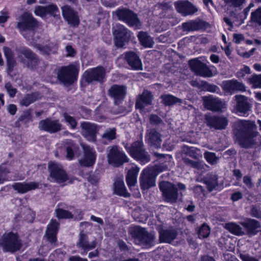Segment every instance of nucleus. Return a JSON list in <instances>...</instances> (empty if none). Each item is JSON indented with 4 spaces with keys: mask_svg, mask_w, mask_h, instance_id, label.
I'll return each instance as SVG.
<instances>
[{
    "mask_svg": "<svg viewBox=\"0 0 261 261\" xmlns=\"http://www.w3.org/2000/svg\"><path fill=\"white\" fill-rule=\"evenodd\" d=\"M130 233L134 238L135 242L141 245L146 243L150 244L153 241V237L148 234L145 229L136 226L130 228Z\"/></svg>",
    "mask_w": 261,
    "mask_h": 261,
    "instance_id": "13",
    "label": "nucleus"
},
{
    "mask_svg": "<svg viewBox=\"0 0 261 261\" xmlns=\"http://www.w3.org/2000/svg\"><path fill=\"white\" fill-rule=\"evenodd\" d=\"M139 40L141 44L145 47H151L153 44L152 38L143 32H140L138 35Z\"/></svg>",
    "mask_w": 261,
    "mask_h": 261,
    "instance_id": "37",
    "label": "nucleus"
},
{
    "mask_svg": "<svg viewBox=\"0 0 261 261\" xmlns=\"http://www.w3.org/2000/svg\"><path fill=\"white\" fill-rule=\"evenodd\" d=\"M164 158L166 159L165 164L161 165L156 166V169L159 170V172H162L166 169H168L169 166L172 165V157L169 155L166 154L164 155Z\"/></svg>",
    "mask_w": 261,
    "mask_h": 261,
    "instance_id": "42",
    "label": "nucleus"
},
{
    "mask_svg": "<svg viewBox=\"0 0 261 261\" xmlns=\"http://www.w3.org/2000/svg\"><path fill=\"white\" fill-rule=\"evenodd\" d=\"M176 231L174 229H163L160 231V240L162 243H171L176 238Z\"/></svg>",
    "mask_w": 261,
    "mask_h": 261,
    "instance_id": "33",
    "label": "nucleus"
},
{
    "mask_svg": "<svg viewBox=\"0 0 261 261\" xmlns=\"http://www.w3.org/2000/svg\"><path fill=\"white\" fill-rule=\"evenodd\" d=\"M210 233V228L205 224H203L199 229L198 237L199 238H207Z\"/></svg>",
    "mask_w": 261,
    "mask_h": 261,
    "instance_id": "47",
    "label": "nucleus"
},
{
    "mask_svg": "<svg viewBox=\"0 0 261 261\" xmlns=\"http://www.w3.org/2000/svg\"><path fill=\"white\" fill-rule=\"evenodd\" d=\"M243 182L248 188H251L252 187L253 184L251 181V179L248 175H246L244 177Z\"/></svg>",
    "mask_w": 261,
    "mask_h": 261,
    "instance_id": "59",
    "label": "nucleus"
},
{
    "mask_svg": "<svg viewBox=\"0 0 261 261\" xmlns=\"http://www.w3.org/2000/svg\"><path fill=\"white\" fill-rule=\"evenodd\" d=\"M82 135L89 141L95 142L98 127L96 125L89 122H83L81 125Z\"/></svg>",
    "mask_w": 261,
    "mask_h": 261,
    "instance_id": "20",
    "label": "nucleus"
},
{
    "mask_svg": "<svg viewBox=\"0 0 261 261\" xmlns=\"http://www.w3.org/2000/svg\"><path fill=\"white\" fill-rule=\"evenodd\" d=\"M225 1L234 7H239L245 2V0H225Z\"/></svg>",
    "mask_w": 261,
    "mask_h": 261,
    "instance_id": "57",
    "label": "nucleus"
},
{
    "mask_svg": "<svg viewBox=\"0 0 261 261\" xmlns=\"http://www.w3.org/2000/svg\"><path fill=\"white\" fill-rule=\"evenodd\" d=\"M66 151H67V155H66V158L68 160H72L73 158V152L72 149L69 147L67 146L66 147Z\"/></svg>",
    "mask_w": 261,
    "mask_h": 261,
    "instance_id": "62",
    "label": "nucleus"
},
{
    "mask_svg": "<svg viewBox=\"0 0 261 261\" xmlns=\"http://www.w3.org/2000/svg\"><path fill=\"white\" fill-rule=\"evenodd\" d=\"M250 69L248 66H244L243 67L240 69L236 74V76L238 78H242L244 76L250 73Z\"/></svg>",
    "mask_w": 261,
    "mask_h": 261,
    "instance_id": "51",
    "label": "nucleus"
},
{
    "mask_svg": "<svg viewBox=\"0 0 261 261\" xmlns=\"http://www.w3.org/2000/svg\"><path fill=\"white\" fill-rule=\"evenodd\" d=\"M244 40V37L241 34H235L233 35V41L235 43L239 44Z\"/></svg>",
    "mask_w": 261,
    "mask_h": 261,
    "instance_id": "63",
    "label": "nucleus"
},
{
    "mask_svg": "<svg viewBox=\"0 0 261 261\" xmlns=\"http://www.w3.org/2000/svg\"><path fill=\"white\" fill-rule=\"evenodd\" d=\"M5 88L7 90V91L10 97H14L16 92L17 89L13 87L11 84L10 83H7L5 85Z\"/></svg>",
    "mask_w": 261,
    "mask_h": 261,
    "instance_id": "54",
    "label": "nucleus"
},
{
    "mask_svg": "<svg viewBox=\"0 0 261 261\" xmlns=\"http://www.w3.org/2000/svg\"><path fill=\"white\" fill-rule=\"evenodd\" d=\"M241 225L245 228L247 233L249 236L255 235L260 228L259 223L254 219H249L241 223Z\"/></svg>",
    "mask_w": 261,
    "mask_h": 261,
    "instance_id": "28",
    "label": "nucleus"
},
{
    "mask_svg": "<svg viewBox=\"0 0 261 261\" xmlns=\"http://www.w3.org/2000/svg\"><path fill=\"white\" fill-rule=\"evenodd\" d=\"M18 59L23 64L31 68H34L38 63L36 56L30 49L27 48H23L21 50Z\"/></svg>",
    "mask_w": 261,
    "mask_h": 261,
    "instance_id": "18",
    "label": "nucleus"
},
{
    "mask_svg": "<svg viewBox=\"0 0 261 261\" xmlns=\"http://www.w3.org/2000/svg\"><path fill=\"white\" fill-rule=\"evenodd\" d=\"M48 170L50 177L57 183L64 184L68 181V177L60 164L50 162L48 164Z\"/></svg>",
    "mask_w": 261,
    "mask_h": 261,
    "instance_id": "12",
    "label": "nucleus"
},
{
    "mask_svg": "<svg viewBox=\"0 0 261 261\" xmlns=\"http://www.w3.org/2000/svg\"><path fill=\"white\" fill-rule=\"evenodd\" d=\"M10 172V170L5 165L0 166V184L3 183L5 181L9 180V178L7 174Z\"/></svg>",
    "mask_w": 261,
    "mask_h": 261,
    "instance_id": "45",
    "label": "nucleus"
},
{
    "mask_svg": "<svg viewBox=\"0 0 261 261\" xmlns=\"http://www.w3.org/2000/svg\"><path fill=\"white\" fill-rule=\"evenodd\" d=\"M151 100L152 95L151 93L147 90H144L142 95H140L138 98L136 103V108L142 110L146 105L151 103Z\"/></svg>",
    "mask_w": 261,
    "mask_h": 261,
    "instance_id": "31",
    "label": "nucleus"
},
{
    "mask_svg": "<svg viewBox=\"0 0 261 261\" xmlns=\"http://www.w3.org/2000/svg\"><path fill=\"white\" fill-rule=\"evenodd\" d=\"M46 8L45 7L37 6L34 11L35 14L41 17H44L46 15Z\"/></svg>",
    "mask_w": 261,
    "mask_h": 261,
    "instance_id": "52",
    "label": "nucleus"
},
{
    "mask_svg": "<svg viewBox=\"0 0 261 261\" xmlns=\"http://www.w3.org/2000/svg\"><path fill=\"white\" fill-rule=\"evenodd\" d=\"M240 256L242 261H258L256 259L249 256L248 254H241Z\"/></svg>",
    "mask_w": 261,
    "mask_h": 261,
    "instance_id": "61",
    "label": "nucleus"
},
{
    "mask_svg": "<svg viewBox=\"0 0 261 261\" xmlns=\"http://www.w3.org/2000/svg\"><path fill=\"white\" fill-rule=\"evenodd\" d=\"M84 152V156L80 161L81 165L85 167L93 166L96 161V153L95 150L89 146L82 144Z\"/></svg>",
    "mask_w": 261,
    "mask_h": 261,
    "instance_id": "21",
    "label": "nucleus"
},
{
    "mask_svg": "<svg viewBox=\"0 0 261 261\" xmlns=\"http://www.w3.org/2000/svg\"><path fill=\"white\" fill-rule=\"evenodd\" d=\"M225 228L230 232L236 235H242L245 234L242 228L234 223H229L225 224Z\"/></svg>",
    "mask_w": 261,
    "mask_h": 261,
    "instance_id": "39",
    "label": "nucleus"
},
{
    "mask_svg": "<svg viewBox=\"0 0 261 261\" xmlns=\"http://www.w3.org/2000/svg\"><path fill=\"white\" fill-rule=\"evenodd\" d=\"M105 77V70L102 67H97L85 71L81 81L82 86H85L86 83L93 81L101 82Z\"/></svg>",
    "mask_w": 261,
    "mask_h": 261,
    "instance_id": "10",
    "label": "nucleus"
},
{
    "mask_svg": "<svg viewBox=\"0 0 261 261\" xmlns=\"http://www.w3.org/2000/svg\"><path fill=\"white\" fill-rule=\"evenodd\" d=\"M115 193L120 196L125 197L129 196V193L126 191V189L122 180H118L115 182L114 185Z\"/></svg>",
    "mask_w": 261,
    "mask_h": 261,
    "instance_id": "36",
    "label": "nucleus"
},
{
    "mask_svg": "<svg viewBox=\"0 0 261 261\" xmlns=\"http://www.w3.org/2000/svg\"><path fill=\"white\" fill-rule=\"evenodd\" d=\"M59 229V223L55 220H51L48 224L45 237L51 244L57 242V234Z\"/></svg>",
    "mask_w": 261,
    "mask_h": 261,
    "instance_id": "24",
    "label": "nucleus"
},
{
    "mask_svg": "<svg viewBox=\"0 0 261 261\" xmlns=\"http://www.w3.org/2000/svg\"><path fill=\"white\" fill-rule=\"evenodd\" d=\"M80 65L77 63L63 67L59 71L58 78L64 84H71L77 80Z\"/></svg>",
    "mask_w": 261,
    "mask_h": 261,
    "instance_id": "6",
    "label": "nucleus"
},
{
    "mask_svg": "<svg viewBox=\"0 0 261 261\" xmlns=\"http://www.w3.org/2000/svg\"><path fill=\"white\" fill-rule=\"evenodd\" d=\"M248 81L252 88H261V74H253L248 79Z\"/></svg>",
    "mask_w": 261,
    "mask_h": 261,
    "instance_id": "41",
    "label": "nucleus"
},
{
    "mask_svg": "<svg viewBox=\"0 0 261 261\" xmlns=\"http://www.w3.org/2000/svg\"><path fill=\"white\" fill-rule=\"evenodd\" d=\"M163 102L166 106H171L181 102V100L170 94L163 95L161 97Z\"/></svg>",
    "mask_w": 261,
    "mask_h": 261,
    "instance_id": "40",
    "label": "nucleus"
},
{
    "mask_svg": "<svg viewBox=\"0 0 261 261\" xmlns=\"http://www.w3.org/2000/svg\"><path fill=\"white\" fill-rule=\"evenodd\" d=\"M127 64L134 70H142L143 65L139 57L134 52L130 51L124 54Z\"/></svg>",
    "mask_w": 261,
    "mask_h": 261,
    "instance_id": "25",
    "label": "nucleus"
},
{
    "mask_svg": "<svg viewBox=\"0 0 261 261\" xmlns=\"http://www.w3.org/2000/svg\"><path fill=\"white\" fill-rule=\"evenodd\" d=\"M189 65L196 74L203 77H212L216 74V69L214 66L208 67L205 64L198 59L189 61Z\"/></svg>",
    "mask_w": 261,
    "mask_h": 261,
    "instance_id": "9",
    "label": "nucleus"
},
{
    "mask_svg": "<svg viewBox=\"0 0 261 261\" xmlns=\"http://www.w3.org/2000/svg\"><path fill=\"white\" fill-rule=\"evenodd\" d=\"M236 139L241 146L249 147L255 143L254 137L259 135L253 121L239 120L236 122Z\"/></svg>",
    "mask_w": 261,
    "mask_h": 261,
    "instance_id": "1",
    "label": "nucleus"
},
{
    "mask_svg": "<svg viewBox=\"0 0 261 261\" xmlns=\"http://www.w3.org/2000/svg\"><path fill=\"white\" fill-rule=\"evenodd\" d=\"M96 245V242L92 241L90 242L88 241V237L86 234L81 233L80 234V239L77 246L84 251L82 254H85L87 252L90 250L94 249Z\"/></svg>",
    "mask_w": 261,
    "mask_h": 261,
    "instance_id": "26",
    "label": "nucleus"
},
{
    "mask_svg": "<svg viewBox=\"0 0 261 261\" xmlns=\"http://www.w3.org/2000/svg\"><path fill=\"white\" fill-rule=\"evenodd\" d=\"M32 45L38 49L41 54L46 55L55 53L58 47L57 44L53 43L44 45L35 44H32Z\"/></svg>",
    "mask_w": 261,
    "mask_h": 261,
    "instance_id": "34",
    "label": "nucleus"
},
{
    "mask_svg": "<svg viewBox=\"0 0 261 261\" xmlns=\"http://www.w3.org/2000/svg\"><path fill=\"white\" fill-rule=\"evenodd\" d=\"M251 20L252 22L261 25V7L251 13Z\"/></svg>",
    "mask_w": 261,
    "mask_h": 261,
    "instance_id": "46",
    "label": "nucleus"
},
{
    "mask_svg": "<svg viewBox=\"0 0 261 261\" xmlns=\"http://www.w3.org/2000/svg\"><path fill=\"white\" fill-rule=\"evenodd\" d=\"M63 116L64 120L65 122L67 123L68 125H70L71 128H75L77 125L76 120L73 117L66 113L64 114Z\"/></svg>",
    "mask_w": 261,
    "mask_h": 261,
    "instance_id": "50",
    "label": "nucleus"
},
{
    "mask_svg": "<svg viewBox=\"0 0 261 261\" xmlns=\"http://www.w3.org/2000/svg\"><path fill=\"white\" fill-rule=\"evenodd\" d=\"M110 95L113 97L115 104H118L119 100L124 98L125 88L122 86L114 85L109 90Z\"/></svg>",
    "mask_w": 261,
    "mask_h": 261,
    "instance_id": "29",
    "label": "nucleus"
},
{
    "mask_svg": "<svg viewBox=\"0 0 261 261\" xmlns=\"http://www.w3.org/2000/svg\"><path fill=\"white\" fill-rule=\"evenodd\" d=\"M39 184L35 182L15 183L12 186L13 189L20 193H24L30 190H34L37 188Z\"/></svg>",
    "mask_w": 261,
    "mask_h": 261,
    "instance_id": "32",
    "label": "nucleus"
},
{
    "mask_svg": "<svg viewBox=\"0 0 261 261\" xmlns=\"http://www.w3.org/2000/svg\"><path fill=\"white\" fill-rule=\"evenodd\" d=\"M233 99L236 101V104L233 106L231 112L240 116L247 117L252 107L250 99L242 95H236Z\"/></svg>",
    "mask_w": 261,
    "mask_h": 261,
    "instance_id": "5",
    "label": "nucleus"
},
{
    "mask_svg": "<svg viewBox=\"0 0 261 261\" xmlns=\"http://www.w3.org/2000/svg\"><path fill=\"white\" fill-rule=\"evenodd\" d=\"M9 17V14L7 11H2L0 15V23H3L7 21Z\"/></svg>",
    "mask_w": 261,
    "mask_h": 261,
    "instance_id": "60",
    "label": "nucleus"
},
{
    "mask_svg": "<svg viewBox=\"0 0 261 261\" xmlns=\"http://www.w3.org/2000/svg\"><path fill=\"white\" fill-rule=\"evenodd\" d=\"M150 121L153 124H158L160 122L161 119L156 115H152L150 117Z\"/></svg>",
    "mask_w": 261,
    "mask_h": 261,
    "instance_id": "64",
    "label": "nucleus"
},
{
    "mask_svg": "<svg viewBox=\"0 0 261 261\" xmlns=\"http://www.w3.org/2000/svg\"><path fill=\"white\" fill-rule=\"evenodd\" d=\"M193 191L196 196L204 195V189L201 186H196L193 188Z\"/></svg>",
    "mask_w": 261,
    "mask_h": 261,
    "instance_id": "56",
    "label": "nucleus"
},
{
    "mask_svg": "<svg viewBox=\"0 0 261 261\" xmlns=\"http://www.w3.org/2000/svg\"><path fill=\"white\" fill-rule=\"evenodd\" d=\"M129 168L126 177V180L128 186L131 188L134 186L137 182V179L140 169L134 164H131L127 167Z\"/></svg>",
    "mask_w": 261,
    "mask_h": 261,
    "instance_id": "27",
    "label": "nucleus"
},
{
    "mask_svg": "<svg viewBox=\"0 0 261 261\" xmlns=\"http://www.w3.org/2000/svg\"><path fill=\"white\" fill-rule=\"evenodd\" d=\"M108 163L114 167H119L128 161V158L122 149L116 145L109 146L107 149Z\"/></svg>",
    "mask_w": 261,
    "mask_h": 261,
    "instance_id": "2",
    "label": "nucleus"
},
{
    "mask_svg": "<svg viewBox=\"0 0 261 261\" xmlns=\"http://www.w3.org/2000/svg\"><path fill=\"white\" fill-rule=\"evenodd\" d=\"M221 86L224 92L230 95L236 92L246 91L245 85L242 82L235 79L224 81L222 82Z\"/></svg>",
    "mask_w": 261,
    "mask_h": 261,
    "instance_id": "16",
    "label": "nucleus"
},
{
    "mask_svg": "<svg viewBox=\"0 0 261 261\" xmlns=\"http://www.w3.org/2000/svg\"><path fill=\"white\" fill-rule=\"evenodd\" d=\"M46 8V14L56 15L59 12V9L56 5L51 4L45 7Z\"/></svg>",
    "mask_w": 261,
    "mask_h": 261,
    "instance_id": "53",
    "label": "nucleus"
},
{
    "mask_svg": "<svg viewBox=\"0 0 261 261\" xmlns=\"http://www.w3.org/2000/svg\"><path fill=\"white\" fill-rule=\"evenodd\" d=\"M0 246L5 251L14 252L20 249L21 243L16 233L8 232L0 239Z\"/></svg>",
    "mask_w": 261,
    "mask_h": 261,
    "instance_id": "3",
    "label": "nucleus"
},
{
    "mask_svg": "<svg viewBox=\"0 0 261 261\" xmlns=\"http://www.w3.org/2000/svg\"><path fill=\"white\" fill-rule=\"evenodd\" d=\"M116 138V129L115 128H107L103 135L102 139L104 143H108Z\"/></svg>",
    "mask_w": 261,
    "mask_h": 261,
    "instance_id": "38",
    "label": "nucleus"
},
{
    "mask_svg": "<svg viewBox=\"0 0 261 261\" xmlns=\"http://www.w3.org/2000/svg\"><path fill=\"white\" fill-rule=\"evenodd\" d=\"M146 139L149 143L158 148L161 146L162 140L160 135L155 130L150 129L146 134Z\"/></svg>",
    "mask_w": 261,
    "mask_h": 261,
    "instance_id": "35",
    "label": "nucleus"
},
{
    "mask_svg": "<svg viewBox=\"0 0 261 261\" xmlns=\"http://www.w3.org/2000/svg\"><path fill=\"white\" fill-rule=\"evenodd\" d=\"M119 20L123 21L129 27L137 29L141 26V22L137 15L132 11L126 8L117 9L113 13Z\"/></svg>",
    "mask_w": 261,
    "mask_h": 261,
    "instance_id": "8",
    "label": "nucleus"
},
{
    "mask_svg": "<svg viewBox=\"0 0 261 261\" xmlns=\"http://www.w3.org/2000/svg\"><path fill=\"white\" fill-rule=\"evenodd\" d=\"M154 168H147L144 169L141 173L140 182L141 189L147 190L155 185Z\"/></svg>",
    "mask_w": 261,
    "mask_h": 261,
    "instance_id": "15",
    "label": "nucleus"
},
{
    "mask_svg": "<svg viewBox=\"0 0 261 261\" xmlns=\"http://www.w3.org/2000/svg\"><path fill=\"white\" fill-rule=\"evenodd\" d=\"M37 21L32 15L28 13H24L19 18L17 23V28L19 29L21 34L27 39L30 38L27 36V33L30 34L33 33L34 29L37 26Z\"/></svg>",
    "mask_w": 261,
    "mask_h": 261,
    "instance_id": "7",
    "label": "nucleus"
},
{
    "mask_svg": "<svg viewBox=\"0 0 261 261\" xmlns=\"http://www.w3.org/2000/svg\"><path fill=\"white\" fill-rule=\"evenodd\" d=\"M159 187L166 201L171 203L176 201L178 194L177 189L173 185L168 181H161Z\"/></svg>",
    "mask_w": 261,
    "mask_h": 261,
    "instance_id": "14",
    "label": "nucleus"
},
{
    "mask_svg": "<svg viewBox=\"0 0 261 261\" xmlns=\"http://www.w3.org/2000/svg\"><path fill=\"white\" fill-rule=\"evenodd\" d=\"M37 95L36 94H28L24 97L20 101L22 106H28L37 99Z\"/></svg>",
    "mask_w": 261,
    "mask_h": 261,
    "instance_id": "43",
    "label": "nucleus"
},
{
    "mask_svg": "<svg viewBox=\"0 0 261 261\" xmlns=\"http://www.w3.org/2000/svg\"><path fill=\"white\" fill-rule=\"evenodd\" d=\"M7 60V66H8V69H7L8 73L10 75L12 76L13 75L12 74V72L14 67L15 66V64H16L15 61L14 59H8Z\"/></svg>",
    "mask_w": 261,
    "mask_h": 261,
    "instance_id": "55",
    "label": "nucleus"
},
{
    "mask_svg": "<svg viewBox=\"0 0 261 261\" xmlns=\"http://www.w3.org/2000/svg\"><path fill=\"white\" fill-rule=\"evenodd\" d=\"M204 157L206 161L211 165L216 164L218 160V158L216 153L209 151H205L204 153Z\"/></svg>",
    "mask_w": 261,
    "mask_h": 261,
    "instance_id": "44",
    "label": "nucleus"
},
{
    "mask_svg": "<svg viewBox=\"0 0 261 261\" xmlns=\"http://www.w3.org/2000/svg\"><path fill=\"white\" fill-rule=\"evenodd\" d=\"M206 123L211 128L222 129L225 128L228 124L227 119L224 117H216L209 115L205 116Z\"/></svg>",
    "mask_w": 261,
    "mask_h": 261,
    "instance_id": "22",
    "label": "nucleus"
},
{
    "mask_svg": "<svg viewBox=\"0 0 261 261\" xmlns=\"http://www.w3.org/2000/svg\"><path fill=\"white\" fill-rule=\"evenodd\" d=\"M4 51L7 60L14 59L13 54L10 48L5 47H4Z\"/></svg>",
    "mask_w": 261,
    "mask_h": 261,
    "instance_id": "58",
    "label": "nucleus"
},
{
    "mask_svg": "<svg viewBox=\"0 0 261 261\" xmlns=\"http://www.w3.org/2000/svg\"><path fill=\"white\" fill-rule=\"evenodd\" d=\"M63 18L69 25L72 27H77L80 22L77 12L71 7L65 5L61 8Z\"/></svg>",
    "mask_w": 261,
    "mask_h": 261,
    "instance_id": "17",
    "label": "nucleus"
},
{
    "mask_svg": "<svg viewBox=\"0 0 261 261\" xmlns=\"http://www.w3.org/2000/svg\"><path fill=\"white\" fill-rule=\"evenodd\" d=\"M115 44L117 47H122L129 39L130 32L122 24H116L113 28Z\"/></svg>",
    "mask_w": 261,
    "mask_h": 261,
    "instance_id": "11",
    "label": "nucleus"
},
{
    "mask_svg": "<svg viewBox=\"0 0 261 261\" xmlns=\"http://www.w3.org/2000/svg\"><path fill=\"white\" fill-rule=\"evenodd\" d=\"M56 216L59 219H67L72 217V214L69 212L61 208H58L56 211Z\"/></svg>",
    "mask_w": 261,
    "mask_h": 261,
    "instance_id": "48",
    "label": "nucleus"
},
{
    "mask_svg": "<svg viewBox=\"0 0 261 261\" xmlns=\"http://www.w3.org/2000/svg\"><path fill=\"white\" fill-rule=\"evenodd\" d=\"M39 127L41 130L52 133L60 130L61 124L58 120L46 119L39 122Z\"/></svg>",
    "mask_w": 261,
    "mask_h": 261,
    "instance_id": "23",
    "label": "nucleus"
},
{
    "mask_svg": "<svg viewBox=\"0 0 261 261\" xmlns=\"http://www.w3.org/2000/svg\"><path fill=\"white\" fill-rule=\"evenodd\" d=\"M204 107L211 111L219 112L226 109V105L220 99L212 96L205 97L203 98Z\"/></svg>",
    "mask_w": 261,
    "mask_h": 261,
    "instance_id": "19",
    "label": "nucleus"
},
{
    "mask_svg": "<svg viewBox=\"0 0 261 261\" xmlns=\"http://www.w3.org/2000/svg\"><path fill=\"white\" fill-rule=\"evenodd\" d=\"M130 155L134 159L139 161L142 164H145L150 161L149 155L143 148L142 141L134 142L130 146H124Z\"/></svg>",
    "mask_w": 261,
    "mask_h": 261,
    "instance_id": "4",
    "label": "nucleus"
},
{
    "mask_svg": "<svg viewBox=\"0 0 261 261\" xmlns=\"http://www.w3.org/2000/svg\"><path fill=\"white\" fill-rule=\"evenodd\" d=\"M175 8L177 11L183 16L193 14L195 8L190 3L186 2H178L175 3Z\"/></svg>",
    "mask_w": 261,
    "mask_h": 261,
    "instance_id": "30",
    "label": "nucleus"
},
{
    "mask_svg": "<svg viewBox=\"0 0 261 261\" xmlns=\"http://www.w3.org/2000/svg\"><path fill=\"white\" fill-rule=\"evenodd\" d=\"M188 154L189 156L194 159H198L201 156L200 149L194 147H190L188 148Z\"/></svg>",
    "mask_w": 261,
    "mask_h": 261,
    "instance_id": "49",
    "label": "nucleus"
}]
</instances>
